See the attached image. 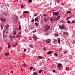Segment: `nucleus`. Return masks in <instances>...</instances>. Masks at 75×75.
Returning a JSON list of instances; mask_svg holds the SVG:
<instances>
[{"mask_svg":"<svg viewBox=\"0 0 75 75\" xmlns=\"http://www.w3.org/2000/svg\"><path fill=\"white\" fill-rule=\"evenodd\" d=\"M61 15H59L57 18V16H55L53 18V22H55V21H57V20H58L60 18V17H61Z\"/></svg>","mask_w":75,"mask_h":75,"instance_id":"obj_1","label":"nucleus"},{"mask_svg":"<svg viewBox=\"0 0 75 75\" xmlns=\"http://www.w3.org/2000/svg\"><path fill=\"white\" fill-rule=\"evenodd\" d=\"M9 27V25L8 24H7L5 25V31L6 33H8Z\"/></svg>","mask_w":75,"mask_h":75,"instance_id":"obj_2","label":"nucleus"},{"mask_svg":"<svg viewBox=\"0 0 75 75\" xmlns=\"http://www.w3.org/2000/svg\"><path fill=\"white\" fill-rule=\"evenodd\" d=\"M59 28L60 29L64 30H65V26L64 25H60L59 26Z\"/></svg>","mask_w":75,"mask_h":75,"instance_id":"obj_3","label":"nucleus"},{"mask_svg":"<svg viewBox=\"0 0 75 75\" xmlns=\"http://www.w3.org/2000/svg\"><path fill=\"white\" fill-rule=\"evenodd\" d=\"M50 28V26L47 25L45 28L44 31L45 32H47V31H48Z\"/></svg>","mask_w":75,"mask_h":75,"instance_id":"obj_4","label":"nucleus"},{"mask_svg":"<svg viewBox=\"0 0 75 75\" xmlns=\"http://www.w3.org/2000/svg\"><path fill=\"white\" fill-rule=\"evenodd\" d=\"M45 42L47 44L50 43L51 42V39H48L47 40H45Z\"/></svg>","mask_w":75,"mask_h":75,"instance_id":"obj_5","label":"nucleus"},{"mask_svg":"<svg viewBox=\"0 0 75 75\" xmlns=\"http://www.w3.org/2000/svg\"><path fill=\"white\" fill-rule=\"evenodd\" d=\"M33 38L34 41H37V36L35 35V34H34L33 35Z\"/></svg>","mask_w":75,"mask_h":75,"instance_id":"obj_6","label":"nucleus"},{"mask_svg":"<svg viewBox=\"0 0 75 75\" xmlns=\"http://www.w3.org/2000/svg\"><path fill=\"white\" fill-rule=\"evenodd\" d=\"M3 15L6 16H9V13L6 12H4L2 13Z\"/></svg>","mask_w":75,"mask_h":75,"instance_id":"obj_7","label":"nucleus"},{"mask_svg":"<svg viewBox=\"0 0 75 75\" xmlns=\"http://www.w3.org/2000/svg\"><path fill=\"white\" fill-rule=\"evenodd\" d=\"M1 21H2V22H6V19L4 18H1L0 19Z\"/></svg>","mask_w":75,"mask_h":75,"instance_id":"obj_8","label":"nucleus"},{"mask_svg":"<svg viewBox=\"0 0 75 75\" xmlns=\"http://www.w3.org/2000/svg\"><path fill=\"white\" fill-rule=\"evenodd\" d=\"M42 21L45 22V23H47V19L46 17H44L43 19H42Z\"/></svg>","mask_w":75,"mask_h":75,"instance_id":"obj_9","label":"nucleus"},{"mask_svg":"<svg viewBox=\"0 0 75 75\" xmlns=\"http://www.w3.org/2000/svg\"><path fill=\"white\" fill-rule=\"evenodd\" d=\"M53 15L54 16H56V17H58V12H54L53 13Z\"/></svg>","mask_w":75,"mask_h":75,"instance_id":"obj_10","label":"nucleus"},{"mask_svg":"<svg viewBox=\"0 0 75 75\" xmlns=\"http://www.w3.org/2000/svg\"><path fill=\"white\" fill-rule=\"evenodd\" d=\"M29 47H30V48H34V45H32V44H29Z\"/></svg>","mask_w":75,"mask_h":75,"instance_id":"obj_11","label":"nucleus"},{"mask_svg":"<svg viewBox=\"0 0 75 75\" xmlns=\"http://www.w3.org/2000/svg\"><path fill=\"white\" fill-rule=\"evenodd\" d=\"M19 34V35H16V37L17 38H18L20 35H21V32H20L19 33H18Z\"/></svg>","mask_w":75,"mask_h":75,"instance_id":"obj_12","label":"nucleus"},{"mask_svg":"<svg viewBox=\"0 0 75 75\" xmlns=\"http://www.w3.org/2000/svg\"><path fill=\"white\" fill-rule=\"evenodd\" d=\"M61 67H62V64H61V63H59L57 65V67L58 68H61Z\"/></svg>","mask_w":75,"mask_h":75,"instance_id":"obj_13","label":"nucleus"},{"mask_svg":"<svg viewBox=\"0 0 75 75\" xmlns=\"http://www.w3.org/2000/svg\"><path fill=\"white\" fill-rule=\"evenodd\" d=\"M63 34H66V35H69V33H68V32H65L64 31L63 32Z\"/></svg>","mask_w":75,"mask_h":75,"instance_id":"obj_14","label":"nucleus"},{"mask_svg":"<svg viewBox=\"0 0 75 75\" xmlns=\"http://www.w3.org/2000/svg\"><path fill=\"white\" fill-rule=\"evenodd\" d=\"M57 41H58V43L59 44L61 45V43L60 41H61V39H60V38H58L57 39Z\"/></svg>","mask_w":75,"mask_h":75,"instance_id":"obj_15","label":"nucleus"},{"mask_svg":"<svg viewBox=\"0 0 75 75\" xmlns=\"http://www.w3.org/2000/svg\"><path fill=\"white\" fill-rule=\"evenodd\" d=\"M38 58H39V59H42L43 58V57L39 56L38 57Z\"/></svg>","mask_w":75,"mask_h":75,"instance_id":"obj_16","label":"nucleus"},{"mask_svg":"<svg viewBox=\"0 0 75 75\" xmlns=\"http://www.w3.org/2000/svg\"><path fill=\"white\" fill-rule=\"evenodd\" d=\"M65 70L67 71H69V67H66L65 68Z\"/></svg>","mask_w":75,"mask_h":75,"instance_id":"obj_17","label":"nucleus"},{"mask_svg":"<svg viewBox=\"0 0 75 75\" xmlns=\"http://www.w3.org/2000/svg\"><path fill=\"white\" fill-rule=\"evenodd\" d=\"M35 22H36V21H37L38 20V17H37V18H36L35 19Z\"/></svg>","mask_w":75,"mask_h":75,"instance_id":"obj_18","label":"nucleus"},{"mask_svg":"<svg viewBox=\"0 0 75 75\" xmlns=\"http://www.w3.org/2000/svg\"><path fill=\"white\" fill-rule=\"evenodd\" d=\"M4 54L5 56H8L9 55V53H5Z\"/></svg>","mask_w":75,"mask_h":75,"instance_id":"obj_19","label":"nucleus"},{"mask_svg":"<svg viewBox=\"0 0 75 75\" xmlns=\"http://www.w3.org/2000/svg\"><path fill=\"white\" fill-rule=\"evenodd\" d=\"M44 70H39V74H41V72H43V71H44Z\"/></svg>","mask_w":75,"mask_h":75,"instance_id":"obj_20","label":"nucleus"},{"mask_svg":"<svg viewBox=\"0 0 75 75\" xmlns=\"http://www.w3.org/2000/svg\"><path fill=\"white\" fill-rule=\"evenodd\" d=\"M4 27V25H1V30H3V27Z\"/></svg>","mask_w":75,"mask_h":75,"instance_id":"obj_21","label":"nucleus"},{"mask_svg":"<svg viewBox=\"0 0 75 75\" xmlns=\"http://www.w3.org/2000/svg\"><path fill=\"white\" fill-rule=\"evenodd\" d=\"M52 53V51H49L47 52L48 54H49V55H50V54H51Z\"/></svg>","mask_w":75,"mask_h":75,"instance_id":"obj_22","label":"nucleus"},{"mask_svg":"<svg viewBox=\"0 0 75 75\" xmlns=\"http://www.w3.org/2000/svg\"><path fill=\"white\" fill-rule=\"evenodd\" d=\"M53 42L54 44H57V40L54 39Z\"/></svg>","mask_w":75,"mask_h":75,"instance_id":"obj_23","label":"nucleus"},{"mask_svg":"<svg viewBox=\"0 0 75 75\" xmlns=\"http://www.w3.org/2000/svg\"><path fill=\"white\" fill-rule=\"evenodd\" d=\"M49 33H50V31H49L46 32L45 33V35H49Z\"/></svg>","mask_w":75,"mask_h":75,"instance_id":"obj_24","label":"nucleus"},{"mask_svg":"<svg viewBox=\"0 0 75 75\" xmlns=\"http://www.w3.org/2000/svg\"><path fill=\"white\" fill-rule=\"evenodd\" d=\"M62 48H61L59 49V52H60L61 51H62Z\"/></svg>","mask_w":75,"mask_h":75,"instance_id":"obj_25","label":"nucleus"},{"mask_svg":"<svg viewBox=\"0 0 75 75\" xmlns=\"http://www.w3.org/2000/svg\"><path fill=\"white\" fill-rule=\"evenodd\" d=\"M18 45V43H16L14 45H13V47H16V46H17Z\"/></svg>","mask_w":75,"mask_h":75,"instance_id":"obj_26","label":"nucleus"},{"mask_svg":"<svg viewBox=\"0 0 75 75\" xmlns=\"http://www.w3.org/2000/svg\"><path fill=\"white\" fill-rule=\"evenodd\" d=\"M35 24L36 25V26L37 27H38V22H36L35 23Z\"/></svg>","mask_w":75,"mask_h":75,"instance_id":"obj_27","label":"nucleus"},{"mask_svg":"<svg viewBox=\"0 0 75 75\" xmlns=\"http://www.w3.org/2000/svg\"><path fill=\"white\" fill-rule=\"evenodd\" d=\"M23 13H29V12L27 11H25L23 12Z\"/></svg>","mask_w":75,"mask_h":75,"instance_id":"obj_28","label":"nucleus"},{"mask_svg":"<svg viewBox=\"0 0 75 75\" xmlns=\"http://www.w3.org/2000/svg\"><path fill=\"white\" fill-rule=\"evenodd\" d=\"M21 8H22V9L24 8V5H21Z\"/></svg>","mask_w":75,"mask_h":75,"instance_id":"obj_29","label":"nucleus"},{"mask_svg":"<svg viewBox=\"0 0 75 75\" xmlns=\"http://www.w3.org/2000/svg\"><path fill=\"white\" fill-rule=\"evenodd\" d=\"M71 17H72L71 16H70L69 17H68L66 18V21H68V20L69 18H71Z\"/></svg>","mask_w":75,"mask_h":75,"instance_id":"obj_30","label":"nucleus"},{"mask_svg":"<svg viewBox=\"0 0 75 75\" xmlns=\"http://www.w3.org/2000/svg\"><path fill=\"white\" fill-rule=\"evenodd\" d=\"M18 17L17 16H16L14 17L15 20H18Z\"/></svg>","mask_w":75,"mask_h":75,"instance_id":"obj_31","label":"nucleus"},{"mask_svg":"<svg viewBox=\"0 0 75 75\" xmlns=\"http://www.w3.org/2000/svg\"><path fill=\"white\" fill-rule=\"evenodd\" d=\"M71 13V11H68L67 12H66V13H69V14H70Z\"/></svg>","mask_w":75,"mask_h":75,"instance_id":"obj_32","label":"nucleus"},{"mask_svg":"<svg viewBox=\"0 0 75 75\" xmlns=\"http://www.w3.org/2000/svg\"><path fill=\"white\" fill-rule=\"evenodd\" d=\"M43 16H44V17H46L47 18H48V17H47V15L46 14H44L43 15Z\"/></svg>","mask_w":75,"mask_h":75,"instance_id":"obj_33","label":"nucleus"},{"mask_svg":"<svg viewBox=\"0 0 75 75\" xmlns=\"http://www.w3.org/2000/svg\"><path fill=\"white\" fill-rule=\"evenodd\" d=\"M13 33H14V35L16 34V33H17V31H16V30H14L13 31Z\"/></svg>","mask_w":75,"mask_h":75,"instance_id":"obj_34","label":"nucleus"},{"mask_svg":"<svg viewBox=\"0 0 75 75\" xmlns=\"http://www.w3.org/2000/svg\"><path fill=\"white\" fill-rule=\"evenodd\" d=\"M58 34H54L55 37H58Z\"/></svg>","mask_w":75,"mask_h":75,"instance_id":"obj_35","label":"nucleus"},{"mask_svg":"<svg viewBox=\"0 0 75 75\" xmlns=\"http://www.w3.org/2000/svg\"><path fill=\"white\" fill-rule=\"evenodd\" d=\"M67 23H71V21H70L69 20H67Z\"/></svg>","mask_w":75,"mask_h":75,"instance_id":"obj_36","label":"nucleus"},{"mask_svg":"<svg viewBox=\"0 0 75 75\" xmlns=\"http://www.w3.org/2000/svg\"><path fill=\"white\" fill-rule=\"evenodd\" d=\"M33 66L30 67V70H32V69H33Z\"/></svg>","mask_w":75,"mask_h":75,"instance_id":"obj_37","label":"nucleus"},{"mask_svg":"<svg viewBox=\"0 0 75 75\" xmlns=\"http://www.w3.org/2000/svg\"><path fill=\"white\" fill-rule=\"evenodd\" d=\"M50 21H53V19L52 18H50Z\"/></svg>","mask_w":75,"mask_h":75,"instance_id":"obj_38","label":"nucleus"},{"mask_svg":"<svg viewBox=\"0 0 75 75\" xmlns=\"http://www.w3.org/2000/svg\"><path fill=\"white\" fill-rule=\"evenodd\" d=\"M21 26L19 25V28H18V30H21Z\"/></svg>","mask_w":75,"mask_h":75,"instance_id":"obj_39","label":"nucleus"},{"mask_svg":"<svg viewBox=\"0 0 75 75\" xmlns=\"http://www.w3.org/2000/svg\"><path fill=\"white\" fill-rule=\"evenodd\" d=\"M33 75H37V73H36V72H34L33 73Z\"/></svg>","mask_w":75,"mask_h":75,"instance_id":"obj_40","label":"nucleus"},{"mask_svg":"<svg viewBox=\"0 0 75 75\" xmlns=\"http://www.w3.org/2000/svg\"><path fill=\"white\" fill-rule=\"evenodd\" d=\"M28 1L29 3H31L32 2V0H28Z\"/></svg>","mask_w":75,"mask_h":75,"instance_id":"obj_41","label":"nucleus"},{"mask_svg":"<svg viewBox=\"0 0 75 75\" xmlns=\"http://www.w3.org/2000/svg\"><path fill=\"white\" fill-rule=\"evenodd\" d=\"M72 23H74V24H75V21L74 20H73L72 21Z\"/></svg>","mask_w":75,"mask_h":75,"instance_id":"obj_42","label":"nucleus"},{"mask_svg":"<svg viewBox=\"0 0 75 75\" xmlns=\"http://www.w3.org/2000/svg\"><path fill=\"white\" fill-rule=\"evenodd\" d=\"M63 22H64V21H63V20L61 21H60V23H63Z\"/></svg>","mask_w":75,"mask_h":75,"instance_id":"obj_43","label":"nucleus"},{"mask_svg":"<svg viewBox=\"0 0 75 75\" xmlns=\"http://www.w3.org/2000/svg\"><path fill=\"white\" fill-rule=\"evenodd\" d=\"M37 16V13H36L34 15V17H35V16Z\"/></svg>","mask_w":75,"mask_h":75,"instance_id":"obj_44","label":"nucleus"},{"mask_svg":"<svg viewBox=\"0 0 75 75\" xmlns=\"http://www.w3.org/2000/svg\"><path fill=\"white\" fill-rule=\"evenodd\" d=\"M73 44H75V41L74 40H73Z\"/></svg>","mask_w":75,"mask_h":75,"instance_id":"obj_45","label":"nucleus"},{"mask_svg":"<svg viewBox=\"0 0 75 75\" xmlns=\"http://www.w3.org/2000/svg\"><path fill=\"white\" fill-rule=\"evenodd\" d=\"M31 22H34V19H32L31 21Z\"/></svg>","mask_w":75,"mask_h":75,"instance_id":"obj_46","label":"nucleus"},{"mask_svg":"<svg viewBox=\"0 0 75 75\" xmlns=\"http://www.w3.org/2000/svg\"><path fill=\"white\" fill-rule=\"evenodd\" d=\"M54 55H55V56H58V54L55 53H54Z\"/></svg>","mask_w":75,"mask_h":75,"instance_id":"obj_47","label":"nucleus"},{"mask_svg":"<svg viewBox=\"0 0 75 75\" xmlns=\"http://www.w3.org/2000/svg\"><path fill=\"white\" fill-rule=\"evenodd\" d=\"M9 45L8 46V48H10V47H11V46H10V45Z\"/></svg>","mask_w":75,"mask_h":75,"instance_id":"obj_48","label":"nucleus"},{"mask_svg":"<svg viewBox=\"0 0 75 75\" xmlns=\"http://www.w3.org/2000/svg\"><path fill=\"white\" fill-rule=\"evenodd\" d=\"M26 51H27V49H24L23 51L24 52H25Z\"/></svg>","mask_w":75,"mask_h":75,"instance_id":"obj_49","label":"nucleus"},{"mask_svg":"<svg viewBox=\"0 0 75 75\" xmlns=\"http://www.w3.org/2000/svg\"><path fill=\"white\" fill-rule=\"evenodd\" d=\"M52 72H56V71H55V70H53L52 71Z\"/></svg>","mask_w":75,"mask_h":75,"instance_id":"obj_50","label":"nucleus"},{"mask_svg":"<svg viewBox=\"0 0 75 75\" xmlns=\"http://www.w3.org/2000/svg\"><path fill=\"white\" fill-rule=\"evenodd\" d=\"M36 31H37V30H34V31H33L32 33H35V32H36Z\"/></svg>","mask_w":75,"mask_h":75,"instance_id":"obj_51","label":"nucleus"},{"mask_svg":"<svg viewBox=\"0 0 75 75\" xmlns=\"http://www.w3.org/2000/svg\"><path fill=\"white\" fill-rule=\"evenodd\" d=\"M15 37H16V36L14 35L13 36V37H12L13 38H15Z\"/></svg>","mask_w":75,"mask_h":75,"instance_id":"obj_52","label":"nucleus"},{"mask_svg":"<svg viewBox=\"0 0 75 75\" xmlns=\"http://www.w3.org/2000/svg\"><path fill=\"white\" fill-rule=\"evenodd\" d=\"M57 2H58V3H59V2H60V1H59V0H58L57 1Z\"/></svg>","mask_w":75,"mask_h":75,"instance_id":"obj_53","label":"nucleus"},{"mask_svg":"<svg viewBox=\"0 0 75 75\" xmlns=\"http://www.w3.org/2000/svg\"><path fill=\"white\" fill-rule=\"evenodd\" d=\"M4 30L3 32V35H4Z\"/></svg>","mask_w":75,"mask_h":75,"instance_id":"obj_54","label":"nucleus"},{"mask_svg":"<svg viewBox=\"0 0 75 75\" xmlns=\"http://www.w3.org/2000/svg\"><path fill=\"white\" fill-rule=\"evenodd\" d=\"M26 65V64H25V63H24L23 64V65H24V66H25V65Z\"/></svg>","mask_w":75,"mask_h":75,"instance_id":"obj_55","label":"nucleus"},{"mask_svg":"<svg viewBox=\"0 0 75 75\" xmlns=\"http://www.w3.org/2000/svg\"><path fill=\"white\" fill-rule=\"evenodd\" d=\"M11 73H12V74H13V71H11Z\"/></svg>","mask_w":75,"mask_h":75,"instance_id":"obj_56","label":"nucleus"},{"mask_svg":"<svg viewBox=\"0 0 75 75\" xmlns=\"http://www.w3.org/2000/svg\"><path fill=\"white\" fill-rule=\"evenodd\" d=\"M69 10H72V9H71V8H70L69 9Z\"/></svg>","mask_w":75,"mask_h":75,"instance_id":"obj_57","label":"nucleus"},{"mask_svg":"<svg viewBox=\"0 0 75 75\" xmlns=\"http://www.w3.org/2000/svg\"><path fill=\"white\" fill-rule=\"evenodd\" d=\"M66 53H67V52H64V54H66Z\"/></svg>","mask_w":75,"mask_h":75,"instance_id":"obj_58","label":"nucleus"},{"mask_svg":"<svg viewBox=\"0 0 75 75\" xmlns=\"http://www.w3.org/2000/svg\"><path fill=\"white\" fill-rule=\"evenodd\" d=\"M38 73V71H37L36 72V74H37V73Z\"/></svg>","mask_w":75,"mask_h":75,"instance_id":"obj_59","label":"nucleus"},{"mask_svg":"<svg viewBox=\"0 0 75 75\" xmlns=\"http://www.w3.org/2000/svg\"><path fill=\"white\" fill-rule=\"evenodd\" d=\"M18 47H20V45H18Z\"/></svg>","mask_w":75,"mask_h":75,"instance_id":"obj_60","label":"nucleus"},{"mask_svg":"<svg viewBox=\"0 0 75 75\" xmlns=\"http://www.w3.org/2000/svg\"><path fill=\"white\" fill-rule=\"evenodd\" d=\"M23 66H24V67H25V66H24L23 65Z\"/></svg>","mask_w":75,"mask_h":75,"instance_id":"obj_61","label":"nucleus"},{"mask_svg":"<svg viewBox=\"0 0 75 75\" xmlns=\"http://www.w3.org/2000/svg\"><path fill=\"white\" fill-rule=\"evenodd\" d=\"M41 4V5L43 4Z\"/></svg>","mask_w":75,"mask_h":75,"instance_id":"obj_62","label":"nucleus"},{"mask_svg":"<svg viewBox=\"0 0 75 75\" xmlns=\"http://www.w3.org/2000/svg\"><path fill=\"white\" fill-rule=\"evenodd\" d=\"M9 37H11V36H9Z\"/></svg>","mask_w":75,"mask_h":75,"instance_id":"obj_63","label":"nucleus"},{"mask_svg":"<svg viewBox=\"0 0 75 75\" xmlns=\"http://www.w3.org/2000/svg\"><path fill=\"white\" fill-rule=\"evenodd\" d=\"M17 31H18V30H17Z\"/></svg>","mask_w":75,"mask_h":75,"instance_id":"obj_64","label":"nucleus"}]
</instances>
